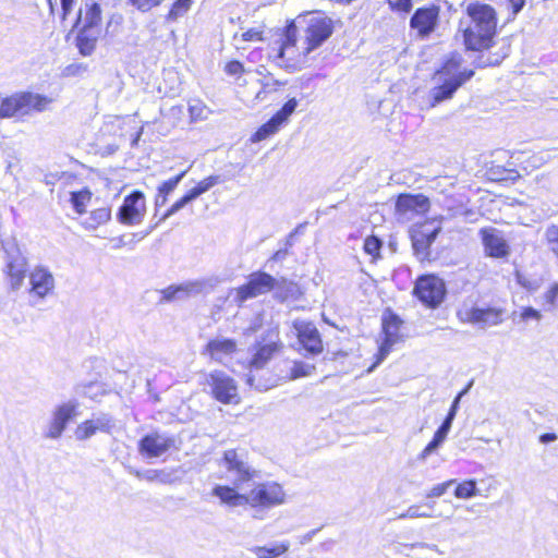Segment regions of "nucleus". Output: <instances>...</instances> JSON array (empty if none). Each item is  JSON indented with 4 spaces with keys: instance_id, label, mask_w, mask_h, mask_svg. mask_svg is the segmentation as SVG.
Instances as JSON below:
<instances>
[{
    "instance_id": "10",
    "label": "nucleus",
    "mask_w": 558,
    "mask_h": 558,
    "mask_svg": "<svg viewBox=\"0 0 558 558\" xmlns=\"http://www.w3.org/2000/svg\"><path fill=\"white\" fill-rule=\"evenodd\" d=\"M276 279L267 272L258 271L248 277L245 284L235 289V301L243 304L250 299L265 294L275 288Z\"/></svg>"
},
{
    "instance_id": "58",
    "label": "nucleus",
    "mask_w": 558,
    "mask_h": 558,
    "mask_svg": "<svg viewBox=\"0 0 558 558\" xmlns=\"http://www.w3.org/2000/svg\"><path fill=\"white\" fill-rule=\"evenodd\" d=\"M132 3L141 11L146 12L153 7L158 5L161 0H131Z\"/></svg>"
},
{
    "instance_id": "63",
    "label": "nucleus",
    "mask_w": 558,
    "mask_h": 558,
    "mask_svg": "<svg viewBox=\"0 0 558 558\" xmlns=\"http://www.w3.org/2000/svg\"><path fill=\"white\" fill-rule=\"evenodd\" d=\"M517 279H518V282L522 287L526 288L527 290L534 291L538 288V283L536 281L527 280L525 277H523L520 274L517 275Z\"/></svg>"
},
{
    "instance_id": "40",
    "label": "nucleus",
    "mask_w": 558,
    "mask_h": 558,
    "mask_svg": "<svg viewBox=\"0 0 558 558\" xmlns=\"http://www.w3.org/2000/svg\"><path fill=\"white\" fill-rule=\"evenodd\" d=\"M220 183V177L219 175H210L208 178H205L201 182L197 183L194 187H192L189 192L193 196L194 199L199 197L202 194L209 191L211 187Z\"/></svg>"
},
{
    "instance_id": "42",
    "label": "nucleus",
    "mask_w": 558,
    "mask_h": 558,
    "mask_svg": "<svg viewBox=\"0 0 558 558\" xmlns=\"http://www.w3.org/2000/svg\"><path fill=\"white\" fill-rule=\"evenodd\" d=\"M299 101L295 98L289 99L282 108L277 111L272 117L281 124H286L289 121L291 114L295 111Z\"/></svg>"
},
{
    "instance_id": "4",
    "label": "nucleus",
    "mask_w": 558,
    "mask_h": 558,
    "mask_svg": "<svg viewBox=\"0 0 558 558\" xmlns=\"http://www.w3.org/2000/svg\"><path fill=\"white\" fill-rule=\"evenodd\" d=\"M286 496L283 487L277 482L258 483L246 493L247 506L270 509L284 504Z\"/></svg>"
},
{
    "instance_id": "48",
    "label": "nucleus",
    "mask_w": 558,
    "mask_h": 558,
    "mask_svg": "<svg viewBox=\"0 0 558 558\" xmlns=\"http://www.w3.org/2000/svg\"><path fill=\"white\" fill-rule=\"evenodd\" d=\"M130 473L133 474L134 476H136L137 478L140 480H146L148 482H155V481H160V482H163V472L161 471H156V470H146V471H138V470H133L131 469L130 470Z\"/></svg>"
},
{
    "instance_id": "43",
    "label": "nucleus",
    "mask_w": 558,
    "mask_h": 558,
    "mask_svg": "<svg viewBox=\"0 0 558 558\" xmlns=\"http://www.w3.org/2000/svg\"><path fill=\"white\" fill-rule=\"evenodd\" d=\"M195 201L190 192H187L185 195H183L180 199H178L175 203H173L166 213L160 217V221H165L172 215L177 214L181 209H183L187 204Z\"/></svg>"
},
{
    "instance_id": "46",
    "label": "nucleus",
    "mask_w": 558,
    "mask_h": 558,
    "mask_svg": "<svg viewBox=\"0 0 558 558\" xmlns=\"http://www.w3.org/2000/svg\"><path fill=\"white\" fill-rule=\"evenodd\" d=\"M191 3L192 0H177L169 11L168 20L175 21L180 16L184 15L189 11Z\"/></svg>"
},
{
    "instance_id": "18",
    "label": "nucleus",
    "mask_w": 558,
    "mask_h": 558,
    "mask_svg": "<svg viewBox=\"0 0 558 558\" xmlns=\"http://www.w3.org/2000/svg\"><path fill=\"white\" fill-rule=\"evenodd\" d=\"M474 75V71L470 70L468 74H463V76H458V78H453L451 81L446 80H437L440 82L438 86H435L430 89V96L433 98L432 106H436L437 104L448 100L452 98L453 94L457 89L466 81H469Z\"/></svg>"
},
{
    "instance_id": "52",
    "label": "nucleus",
    "mask_w": 558,
    "mask_h": 558,
    "mask_svg": "<svg viewBox=\"0 0 558 558\" xmlns=\"http://www.w3.org/2000/svg\"><path fill=\"white\" fill-rule=\"evenodd\" d=\"M381 245L383 242L377 236H367L364 242V251L369 255L376 256L379 253Z\"/></svg>"
},
{
    "instance_id": "30",
    "label": "nucleus",
    "mask_w": 558,
    "mask_h": 558,
    "mask_svg": "<svg viewBox=\"0 0 558 558\" xmlns=\"http://www.w3.org/2000/svg\"><path fill=\"white\" fill-rule=\"evenodd\" d=\"M24 116L22 94H14L1 100L0 117L11 118L14 116Z\"/></svg>"
},
{
    "instance_id": "44",
    "label": "nucleus",
    "mask_w": 558,
    "mask_h": 558,
    "mask_svg": "<svg viewBox=\"0 0 558 558\" xmlns=\"http://www.w3.org/2000/svg\"><path fill=\"white\" fill-rule=\"evenodd\" d=\"M89 191H80L71 193V203L78 214H83L85 211L86 203L90 199Z\"/></svg>"
},
{
    "instance_id": "51",
    "label": "nucleus",
    "mask_w": 558,
    "mask_h": 558,
    "mask_svg": "<svg viewBox=\"0 0 558 558\" xmlns=\"http://www.w3.org/2000/svg\"><path fill=\"white\" fill-rule=\"evenodd\" d=\"M434 517L430 512L421 511L418 506H410L404 512L400 513L397 518L402 519H414V518H432Z\"/></svg>"
},
{
    "instance_id": "5",
    "label": "nucleus",
    "mask_w": 558,
    "mask_h": 558,
    "mask_svg": "<svg viewBox=\"0 0 558 558\" xmlns=\"http://www.w3.org/2000/svg\"><path fill=\"white\" fill-rule=\"evenodd\" d=\"M80 402L70 399L54 407L43 436L46 439L57 440L63 435L68 424L78 415Z\"/></svg>"
},
{
    "instance_id": "59",
    "label": "nucleus",
    "mask_w": 558,
    "mask_h": 558,
    "mask_svg": "<svg viewBox=\"0 0 558 558\" xmlns=\"http://www.w3.org/2000/svg\"><path fill=\"white\" fill-rule=\"evenodd\" d=\"M466 393V389H464L463 391H461L453 400L450 409H449V412L446 416L447 420H450L453 422L456 415H457V412H458V409H459V403H460V400H461V397Z\"/></svg>"
},
{
    "instance_id": "22",
    "label": "nucleus",
    "mask_w": 558,
    "mask_h": 558,
    "mask_svg": "<svg viewBox=\"0 0 558 558\" xmlns=\"http://www.w3.org/2000/svg\"><path fill=\"white\" fill-rule=\"evenodd\" d=\"M462 63V56L458 52L450 53L441 68L436 71L434 78L435 80H446L451 81L458 78V76H463V74H468L470 70L460 71V66Z\"/></svg>"
},
{
    "instance_id": "50",
    "label": "nucleus",
    "mask_w": 558,
    "mask_h": 558,
    "mask_svg": "<svg viewBox=\"0 0 558 558\" xmlns=\"http://www.w3.org/2000/svg\"><path fill=\"white\" fill-rule=\"evenodd\" d=\"M185 173H186V171H183L180 174L162 182L158 186V192H160L161 194H165V195L171 194L175 190V187L179 185L181 180L184 178Z\"/></svg>"
},
{
    "instance_id": "1",
    "label": "nucleus",
    "mask_w": 558,
    "mask_h": 558,
    "mask_svg": "<svg viewBox=\"0 0 558 558\" xmlns=\"http://www.w3.org/2000/svg\"><path fill=\"white\" fill-rule=\"evenodd\" d=\"M497 12L490 4L480 1L469 3L458 29L465 49L483 51L492 48L497 34Z\"/></svg>"
},
{
    "instance_id": "41",
    "label": "nucleus",
    "mask_w": 558,
    "mask_h": 558,
    "mask_svg": "<svg viewBox=\"0 0 558 558\" xmlns=\"http://www.w3.org/2000/svg\"><path fill=\"white\" fill-rule=\"evenodd\" d=\"M299 101L295 98L289 99L282 108L277 111L272 117L281 124H286L289 121L291 114L295 111Z\"/></svg>"
},
{
    "instance_id": "61",
    "label": "nucleus",
    "mask_w": 558,
    "mask_h": 558,
    "mask_svg": "<svg viewBox=\"0 0 558 558\" xmlns=\"http://www.w3.org/2000/svg\"><path fill=\"white\" fill-rule=\"evenodd\" d=\"M521 318L523 320H526V319H530V318H533L535 320H539L542 318V314L539 311L533 308V307H525L523 308L522 313H521Z\"/></svg>"
},
{
    "instance_id": "38",
    "label": "nucleus",
    "mask_w": 558,
    "mask_h": 558,
    "mask_svg": "<svg viewBox=\"0 0 558 558\" xmlns=\"http://www.w3.org/2000/svg\"><path fill=\"white\" fill-rule=\"evenodd\" d=\"M453 495L458 499H470L478 495L477 483L475 480H465L456 483Z\"/></svg>"
},
{
    "instance_id": "64",
    "label": "nucleus",
    "mask_w": 558,
    "mask_h": 558,
    "mask_svg": "<svg viewBox=\"0 0 558 558\" xmlns=\"http://www.w3.org/2000/svg\"><path fill=\"white\" fill-rule=\"evenodd\" d=\"M242 38L244 41H253V40L262 39L260 32H258L256 29H248L247 32H244L242 34Z\"/></svg>"
},
{
    "instance_id": "16",
    "label": "nucleus",
    "mask_w": 558,
    "mask_h": 558,
    "mask_svg": "<svg viewBox=\"0 0 558 558\" xmlns=\"http://www.w3.org/2000/svg\"><path fill=\"white\" fill-rule=\"evenodd\" d=\"M480 235L487 256L506 258L510 255V246L499 230L492 227L483 228Z\"/></svg>"
},
{
    "instance_id": "60",
    "label": "nucleus",
    "mask_w": 558,
    "mask_h": 558,
    "mask_svg": "<svg viewBox=\"0 0 558 558\" xmlns=\"http://www.w3.org/2000/svg\"><path fill=\"white\" fill-rule=\"evenodd\" d=\"M244 71L243 64L239 61H230L226 65V72L230 75H238Z\"/></svg>"
},
{
    "instance_id": "14",
    "label": "nucleus",
    "mask_w": 558,
    "mask_h": 558,
    "mask_svg": "<svg viewBox=\"0 0 558 558\" xmlns=\"http://www.w3.org/2000/svg\"><path fill=\"white\" fill-rule=\"evenodd\" d=\"M173 436L153 432L145 435L138 444V450L148 458H158L174 446Z\"/></svg>"
},
{
    "instance_id": "34",
    "label": "nucleus",
    "mask_w": 558,
    "mask_h": 558,
    "mask_svg": "<svg viewBox=\"0 0 558 558\" xmlns=\"http://www.w3.org/2000/svg\"><path fill=\"white\" fill-rule=\"evenodd\" d=\"M259 83L262 87L255 96V99L258 101H264L268 94L277 92L281 86L287 84L286 81L275 80L271 75L265 76Z\"/></svg>"
},
{
    "instance_id": "57",
    "label": "nucleus",
    "mask_w": 558,
    "mask_h": 558,
    "mask_svg": "<svg viewBox=\"0 0 558 558\" xmlns=\"http://www.w3.org/2000/svg\"><path fill=\"white\" fill-rule=\"evenodd\" d=\"M148 234V232L142 234L140 238H137V233H133L131 235V240L130 241H126L125 240V236L124 235H121L119 238H117L114 241H116V244H114V248H120V247H123L128 244H131V243H135L137 241H140L141 239L145 238L146 235Z\"/></svg>"
},
{
    "instance_id": "25",
    "label": "nucleus",
    "mask_w": 558,
    "mask_h": 558,
    "mask_svg": "<svg viewBox=\"0 0 558 558\" xmlns=\"http://www.w3.org/2000/svg\"><path fill=\"white\" fill-rule=\"evenodd\" d=\"M236 350V342L232 339L215 338L206 345V352L211 359L222 362L226 356L231 355Z\"/></svg>"
},
{
    "instance_id": "54",
    "label": "nucleus",
    "mask_w": 558,
    "mask_h": 558,
    "mask_svg": "<svg viewBox=\"0 0 558 558\" xmlns=\"http://www.w3.org/2000/svg\"><path fill=\"white\" fill-rule=\"evenodd\" d=\"M161 299L160 302H173L180 301V295L175 289L174 284H171L160 291Z\"/></svg>"
},
{
    "instance_id": "32",
    "label": "nucleus",
    "mask_w": 558,
    "mask_h": 558,
    "mask_svg": "<svg viewBox=\"0 0 558 558\" xmlns=\"http://www.w3.org/2000/svg\"><path fill=\"white\" fill-rule=\"evenodd\" d=\"M296 26L292 22L287 26L284 39L279 44L278 48H272L276 53L274 54L275 60L283 59L286 51L290 47H294L296 43Z\"/></svg>"
},
{
    "instance_id": "7",
    "label": "nucleus",
    "mask_w": 558,
    "mask_h": 558,
    "mask_svg": "<svg viewBox=\"0 0 558 558\" xmlns=\"http://www.w3.org/2000/svg\"><path fill=\"white\" fill-rule=\"evenodd\" d=\"M214 398L223 404H238L240 396L233 378L222 371L211 372L206 379Z\"/></svg>"
},
{
    "instance_id": "9",
    "label": "nucleus",
    "mask_w": 558,
    "mask_h": 558,
    "mask_svg": "<svg viewBox=\"0 0 558 558\" xmlns=\"http://www.w3.org/2000/svg\"><path fill=\"white\" fill-rule=\"evenodd\" d=\"M146 215V201L141 191H133L124 197L117 213V220L125 226L140 225Z\"/></svg>"
},
{
    "instance_id": "39",
    "label": "nucleus",
    "mask_w": 558,
    "mask_h": 558,
    "mask_svg": "<svg viewBox=\"0 0 558 558\" xmlns=\"http://www.w3.org/2000/svg\"><path fill=\"white\" fill-rule=\"evenodd\" d=\"M282 125L271 117L266 123H264L253 135L251 141L256 143L268 138L276 134Z\"/></svg>"
},
{
    "instance_id": "47",
    "label": "nucleus",
    "mask_w": 558,
    "mask_h": 558,
    "mask_svg": "<svg viewBox=\"0 0 558 558\" xmlns=\"http://www.w3.org/2000/svg\"><path fill=\"white\" fill-rule=\"evenodd\" d=\"M457 483V480L452 478V480H448L444 483H439V484H436L434 485L427 493H426V498L427 499H432V498H438V497H441L442 495L446 494V492L451 487L453 486L454 484Z\"/></svg>"
},
{
    "instance_id": "8",
    "label": "nucleus",
    "mask_w": 558,
    "mask_h": 558,
    "mask_svg": "<svg viewBox=\"0 0 558 558\" xmlns=\"http://www.w3.org/2000/svg\"><path fill=\"white\" fill-rule=\"evenodd\" d=\"M414 293L425 305L437 307L445 299L446 286L440 278L427 275L417 279Z\"/></svg>"
},
{
    "instance_id": "2",
    "label": "nucleus",
    "mask_w": 558,
    "mask_h": 558,
    "mask_svg": "<svg viewBox=\"0 0 558 558\" xmlns=\"http://www.w3.org/2000/svg\"><path fill=\"white\" fill-rule=\"evenodd\" d=\"M219 465L225 472V477L238 488H244L259 473L248 463L243 450H226Z\"/></svg>"
},
{
    "instance_id": "28",
    "label": "nucleus",
    "mask_w": 558,
    "mask_h": 558,
    "mask_svg": "<svg viewBox=\"0 0 558 558\" xmlns=\"http://www.w3.org/2000/svg\"><path fill=\"white\" fill-rule=\"evenodd\" d=\"M24 108V116L32 111L43 112L52 102L51 98L34 93H21Z\"/></svg>"
},
{
    "instance_id": "33",
    "label": "nucleus",
    "mask_w": 558,
    "mask_h": 558,
    "mask_svg": "<svg viewBox=\"0 0 558 558\" xmlns=\"http://www.w3.org/2000/svg\"><path fill=\"white\" fill-rule=\"evenodd\" d=\"M75 392L77 395L87 397L89 399H97L106 393L104 384L98 381L82 383L75 386Z\"/></svg>"
},
{
    "instance_id": "37",
    "label": "nucleus",
    "mask_w": 558,
    "mask_h": 558,
    "mask_svg": "<svg viewBox=\"0 0 558 558\" xmlns=\"http://www.w3.org/2000/svg\"><path fill=\"white\" fill-rule=\"evenodd\" d=\"M289 547V542H282L270 546L256 547L254 553L257 558H276L288 551Z\"/></svg>"
},
{
    "instance_id": "26",
    "label": "nucleus",
    "mask_w": 558,
    "mask_h": 558,
    "mask_svg": "<svg viewBox=\"0 0 558 558\" xmlns=\"http://www.w3.org/2000/svg\"><path fill=\"white\" fill-rule=\"evenodd\" d=\"M100 22L101 9L98 3L93 2L86 4L84 10H80L75 26L78 27L81 25L83 28H101Z\"/></svg>"
},
{
    "instance_id": "29",
    "label": "nucleus",
    "mask_w": 558,
    "mask_h": 558,
    "mask_svg": "<svg viewBox=\"0 0 558 558\" xmlns=\"http://www.w3.org/2000/svg\"><path fill=\"white\" fill-rule=\"evenodd\" d=\"M278 350L276 340H270L268 343L258 344L256 352L251 360V366L259 369L271 359L274 353Z\"/></svg>"
},
{
    "instance_id": "6",
    "label": "nucleus",
    "mask_w": 558,
    "mask_h": 558,
    "mask_svg": "<svg viewBox=\"0 0 558 558\" xmlns=\"http://www.w3.org/2000/svg\"><path fill=\"white\" fill-rule=\"evenodd\" d=\"M333 33L332 20L320 12L306 21L304 53L308 54L320 47Z\"/></svg>"
},
{
    "instance_id": "55",
    "label": "nucleus",
    "mask_w": 558,
    "mask_h": 558,
    "mask_svg": "<svg viewBox=\"0 0 558 558\" xmlns=\"http://www.w3.org/2000/svg\"><path fill=\"white\" fill-rule=\"evenodd\" d=\"M544 299L546 304L550 307H555L558 302V282H555L550 286V288L545 292Z\"/></svg>"
},
{
    "instance_id": "23",
    "label": "nucleus",
    "mask_w": 558,
    "mask_h": 558,
    "mask_svg": "<svg viewBox=\"0 0 558 558\" xmlns=\"http://www.w3.org/2000/svg\"><path fill=\"white\" fill-rule=\"evenodd\" d=\"M239 489L240 488L234 485L232 487L227 485H217L213 489V495L218 497L222 504L230 507L247 506L246 494L239 493Z\"/></svg>"
},
{
    "instance_id": "36",
    "label": "nucleus",
    "mask_w": 558,
    "mask_h": 558,
    "mask_svg": "<svg viewBox=\"0 0 558 558\" xmlns=\"http://www.w3.org/2000/svg\"><path fill=\"white\" fill-rule=\"evenodd\" d=\"M111 218V210L108 207L95 209L90 213L89 217L83 222L84 227L89 230H95L98 226L106 223Z\"/></svg>"
},
{
    "instance_id": "49",
    "label": "nucleus",
    "mask_w": 558,
    "mask_h": 558,
    "mask_svg": "<svg viewBox=\"0 0 558 558\" xmlns=\"http://www.w3.org/2000/svg\"><path fill=\"white\" fill-rule=\"evenodd\" d=\"M545 239L550 252L558 257V226L550 225L545 231Z\"/></svg>"
},
{
    "instance_id": "31",
    "label": "nucleus",
    "mask_w": 558,
    "mask_h": 558,
    "mask_svg": "<svg viewBox=\"0 0 558 558\" xmlns=\"http://www.w3.org/2000/svg\"><path fill=\"white\" fill-rule=\"evenodd\" d=\"M194 280L197 289V295H206L214 292L226 281V278L221 275L213 274Z\"/></svg>"
},
{
    "instance_id": "56",
    "label": "nucleus",
    "mask_w": 558,
    "mask_h": 558,
    "mask_svg": "<svg viewBox=\"0 0 558 558\" xmlns=\"http://www.w3.org/2000/svg\"><path fill=\"white\" fill-rule=\"evenodd\" d=\"M510 47L508 45H504L501 47V51L498 54L490 56L487 58V61H485L484 65H498L501 63V61L509 54Z\"/></svg>"
},
{
    "instance_id": "17",
    "label": "nucleus",
    "mask_w": 558,
    "mask_h": 558,
    "mask_svg": "<svg viewBox=\"0 0 558 558\" xmlns=\"http://www.w3.org/2000/svg\"><path fill=\"white\" fill-rule=\"evenodd\" d=\"M298 338L303 348L312 355L323 352V342L316 326L312 323H296L294 325Z\"/></svg>"
},
{
    "instance_id": "21",
    "label": "nucleus",
    "mask_w": 558,
    "mask_h": 558,
    "mask_svg": "<svg viewBox=\"0 0 558 558\" xmlns=\"http://www.w3.org/2000/svg\"><path fill=\"white\" fill-rule=\"evenodd\" d=\"M501 315L502 311L494 307H472L471 310L465 312V317L461 319L472 324L496 326L502 322Z\"/></svg>"
},
{
    "instance_id": "11",
    "label": "nucleus",
    "mask_w": 558,
    "mask_h": 558,
    "mask_svg": "<svg viewBox=\"0 0 558 558\" xmlns=\"http://www.w3.org/2000/svg\"><path fill=\"white\" fill-rule=\"evenodd\" d=\"M114 425V420L110 414H94L92 418L86 420L76 426L74 436L77 440L84 441L92 438L97 433L110 434Z\"/></svg>"
},
{
    "instance_id": "3",
    "label": "nucleus",
    "mask_w": 558,
    "mask_h": 558,
    "mask_svg": "<svg viewBox=\"0 0 558 558\" xmlns=\"http://www.w3.org/2000/svg\"><path fill=\"white\" fill-rule=\"evenodd\" d=\"M1 247L5 254L7 272L10 278L12 290H19L24 282L27 262L25 256L21 253L15 238L1 239Z\"/></svg>"
},
{
    "instance_id": "35",
    "label": "nucleus",
    "mask_w": 558,
    "mask_h": 558,
    "mask_svg": "<svg viewBox=\"0 0 558 558\" xmlns=\"http://www.w3.org/2000/svg\"><path fill=\"white\" fill-rule=\"evenodd\" d=\"M211 113V110L199 99H192L189 101V114L191 122L206 121Z\"/></svg>"
},
{
    "instance_id": "19",
    "label": "nucleus",
    "mask_w": 558,
    "mask_h": 558,
    "mask_svg": "<svg viewBox=\"0 0 558 558\" xmlns=\"http://www.w3.org/2000/svg\"><path fill=\"white\" fill-rule=\"evenodd\" d=\"M439 231L440 227H432V223H425L413 233L412 245L421 259L428 255V247L436 240Z\"/></svg>"
},
{
    "instance_id": "12",
    "label": "nucleus",
    "mask_w": 558,
    "mask_h": 558,
    "mask_svg": "<svg viewBox=\"0 0 558 558\" xmlns=\"http://www.w3.org/2000/svg\"><path fill=\"white\" fill-rule=\"evenodd\" d=\"M439 12L437 5L416 9L410 19V27L417 32L420 38L428 37L436 29Z\"/></svg>"
},
{
    "instance_id": "62",
    "label": "nucleus",
    "mask_w": 558,
    "mask_h": 558,
    "mask_svg": "<svg viewBox=\"0 0 558 558\" xmlns=\"http://www.w3.org/2000/svg\"><path fill=\"white\" fill-rule=\"evenodd\" d=\"M182 286L184 287L185 289V294L189 296V298H192V296H197V289H196V284H195V280H186L184 282H182Z\"/></svg>"
},
{
    "instance_id": "24",
    "label": "nucleus",
    "mask_w": 558,
    "mask_h": 558,
    "mask_svg": "<svg viewBox=\"0 0 558 558\" xmlns=\"http://www.w3.org/2000/svg\"><path fill=\"white\" fill-rule=\"evenodd\" d=\"M101 28L80 27L76 36V47L84 57L90 56L96 49Z\"/></svg>"
},
{
    "instance_id": "15",
    "label": "nucleus",
    "mask_w": 558,
    "mask_h": 558,
    "mask_svg": "<svg viewBox=\"0 0 558 558\" xmlns=\"http://www.w3.org/2000/svg\"><path fill=\"white\" fill-rule=\"evenodd\" d=\"M402 320L393 313L388 312L383 317L384 340L379 347L378 361L380 363L389 354L393 344L400 340V328Z\"/></svg>"
},
{
    "instance_id": "53",
    "label": "nucleus",
    "mask_w": 558,
    "mask_h": 558,
    "mask_svg": "<svg viewBox=\"0 0 558 558\" xmlns=\"http://www.w3.org/2000/svg\"><path fill=\"white\" fill-rule=\"evenodd\" d=\"M392 11L409 13L412 10V0H387Z\"/></svg>"
},
{
    "instance_id": "27",
    "label": "nucleus",
    "mask_w": 558,
    "mask_h": 558,
    "mask_svg": "<svg viewBox=\"0 0 558 558\" xmlns=\"http://www.w3.org/2000/svg\"><path fill=\"white\" fill-rule=\"evenodd\" d=\"M452 426V421L445 418L438 429L435 432L433 439L418 454L420 461H425L433 452H435L445 441Z\"/></svg>"
},
{
    "instance_id": "45",
    "label": "nucleus",
    "mask_w": 558,
    "mask_h": 558,
    "mask_svg": "<svg viewBox=\"0 0 558 558\" xmlns=\"http://www.w3.org/2000/svg\"><path fill=\"white\" fill-rule=\"evenodd\" d=\"M315 371V366L304 363V362H294L293 366L290 371V379H296L300 377L311 376Z\"/></svg>"
},
{
    "instance_id": "13",
    "label": "nucleus",
    "mask_w": 558,
    "mask_h": 558,
    "mask_svg": "<svg viewBox=\"0 0 558 558\" xmlns=\"http://www.w3.org/2000/svg\"><path fill=\"white\" fill-rule=\"evenodd\" d=\"M29 296L31 300H44L50 295L56 287L52 272L44 266H36L29 274Z\"/></svg>"
},
{
    "instance_id": "20",
    "label": "nucleus",
    "mask_w": 558,
    "mask_h": 558,
    "mask_svg": "<svg viewBox=\"0 0 558 558\" xmlns=\"http://www.w3.org/2000/svg\"><path fill=\"white\" fill-rule=\"evenodd\" d=\"M428 207L429 201L422 194H401L396 202L397 214L407 218H409L408 215L410 214L424 213Z\"/></svg>"
}]
</instances>
